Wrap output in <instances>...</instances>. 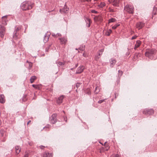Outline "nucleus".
Wrapping results in <instances>:
<instances>
[{
	"mask_svg": "<svg viewBox=\"0 0 157 157\" xmlns=\"http://www.w3.org/2000/svg\"><path fill=\"white\" fill-rule=\"evenodd\" d=\"M155 9L157 10V9L156 8H155L154 7V10H155Z\"/></svg>",
	"mask_w": 157,
	"mask_h": 157,
	"instance_id": "nucleus-57",
	"label": "nucleus"
},
{
	"mask_svg": "<svg viewBox=\"0 0 157 157\" xmlns=\"http://www.w3.org/2000/svg\"><path fill=\"white\" fill-rule=\"evenodd\" d=\"M31 121L30 120L29 121L27 122V124H28L31 122Z\"/></svg>",
	"mask_w": 157,
	"mask_h": 157,
	"instance_id": "nucleus-47",
	"label": "nucleus"
},
{
	"mask_svg": "<svg viewBox=\"0 0 157 157\" xmlns=\"http://www.w3.org/2000/svg\"><path fill=\"white\" fill-rule=\"evenodd\" d=\"M49 128V127H45L44 128Z\"/></svg>",
	"mask_w": 157,
	"mask_h": 157,
	"instance_id": "nucleus-51",
	"label": "nucleus"
},
{
	"mask_svg": "<svg viewBox=\"0 0 157 157\" xmlns=\"http://www.w3.org/2000/svg\"><path fill=\"white\" fill-rule=\"evenodd\" d=\"M29 66L28 68L30 69L33 66V64L30 62H29Z\"/></svg>",
	"mask_w": 157,
	"mask_h": 157,
	"instance_id": "nucleus-30",
	"label": "nucleus"
},
{
	"mask_svg": "<svg viewBox=\"0 0 157 157\" xmlns=\"http://www.w3.org/2000/svg\"><path fill=\"white\" fill-rule=\"evenodd\" d=\"M68 8H67L65 6L63 9L60 10V11L61 13H62V12H63L64 13H66L68 11Z\"/></svg>",
	"mask_w": 157,
	"mask_h": 157,
	"instance_id": "nucleus-19",
	"label": "nucleus"
},
{
	"mask_svg": "<svg viewBox=\"0 0 157 157\" xmlns=\"http://www.w3.org/2000/svg\"><path fill=\"white\" fill-rule=\"evenodd\" d=\"M137 37V36H133L132 37V38L131 39L132 40H133V39H135Z\"/></svg>",
	"mask_w": 157,
	"mask_h": 157,
	"instance_id": "nucleus-39",
	"label": "nucleus"
},
{
	"mask_svg": "<svg viewBox=\"0 0 157 157\" xmlns=\"http://www.w3.org/2000/svg\"><path fill=\"white\" fill-rule=\"evenodd\" d=\"M99 88H98V87H96L94 91V93L95 94H97L99 92Z\"/></svg>",
	"mask_w": 157,
	"mask_h": 157,
	"instance_id": "nucleus-26",
	"label": "nucleus"
},
{
	"mask_svg": "<svg viewBox=\"0 0 157 157\" xmlns=\"http://www.w3.org/2000/svg\"><path fill=\"white\" fill-rule=\"evenodd\" d=\"M32 86L33 87L36 89H39V85L33 84L32 85Z\"/></svg>",
	"mask_w": 157,
	"mask_h": 157,
	"instance_id": "nucleus-28",
	"label": "nucleus"
},
{
	"mask_svg": "<svg viewBox=\"0 0 157 157\" xmlns=\"http://www.w3.org/2000/svg\"><path fill=\"white\" fill-rule=\"evenodd\" d=\"M105 6V4L104 2H101L100 4L98 5V6L100 8H102Z\"/></svg>",
	"mask_w": 157,
	"mask_h": 157,
	"instance_id": "nucleus-23",
	"label": "nucleus"
},
{
	"mask_svg": "<svg viewBox=\"0 0 157 157\" xmlns=\"http://www.w3.org/2000/svg\"><path fill=\"white\" fill-rule=\"evenodd\" d=\"M81 84L80 83L77 82L76 83V86L78 88L80 86Z\"/></svg>",
	"mask_w": 157,
	"mask_h": 157,
	"instance_id": "nucleus-33",
	"label": "nucleus"
},
{
	"mask_svg": "<svg viewBox=\"0 0 157 157\" xmlns=\"http://www.w3.org/2000/svg\"><path fill=\"white\" fill-rule=\"evenodd\" d=\"M155 50L154 49H147L145 53L146 56L151 59H153V55L155 53Z\"/></svg>",
	"mask_w": 157,
	"mask_h": 157,
	"instance_id": "nucleus-2",
	"label": "nucleus"
},
{
	"mask_svg": "<svg viewBox=\"0 0 157 157\" xmlns=\"http://www.w3.org/2000/svg\"><path fill=\"white\" fill-rule=\"evenodd\" d=\"M113 0H109V2L111 3L112 2Z\"/></svg>",
	"mask_w": 157,
	"mask_h": 157,
	"instance_id": "nucleus-45",
	"label": "nucleus"
},
{
	"mask_svg": "<svg viewBox=\"0 0 157 157\" xmlns=\"http://www.w3.org/2000/svg\"><path fill=\"white\" fill-rule=\"evenodd\" d=\"M107 142H105V143H104V145H105V144H106Z\"/></svg>",
	"mask_w": 157,
	"mask_h": 157,
	"instance_id": "nucleus-55",
	"label": "nucleus"
},
{
	"mask_svg": "<svg viewBox=\"0 0 157 157\" xmlns=\"http://www.w3.org/2000/svg\"><path fill=\"white\" fill-rule=\"evenodd\" d=\"M113 5L115 6H118L120 2V0H114L113 2Z\"/></svg>",
	"mask_w": 157,
	"mask_h": 157,
	"instance_id": "nucleus-12",
	"label": "nucleus"
},
{
	"mask_svg": "<svg viewBox=\"0 0 157 157\" xmlns=\"http://www.w3.org/2000/svg\"><path fill=\"white\" fill-rule=\"evenodd\" d=\"M91 12L93 13H98V12L94 10H91Z\"/></svg>",
	"mask_w": 157,
	"mask_h": 157,
	"instance_id": "nucleus-34",
	"label": "nucleus"
},
{
	"mask_svg": "<svg viewBox=\"0 0 157 157\" xmlns=\"http://www.w3.org/2000/svg\"><path fill=\"white\" fill-rule=\"evenodd\" d=\"M5 102V97L3 95H0V102L3 103Z\"/></svg>",
	"mask_w": 157,
	"mask_h": 157,
	"instance_id": "nucleus-17",
	"label": "nucleus"
},
{
	"mask_svg": "<svg viewBox=\"0 0 157 157\" xmlns=\"http://www.w3.org/2000/svg\"><path fill=\"white\" fill-rule=\"evenodd\" d=\"M59 39L60 40V43L61 44H65L67 41V39L65 37L59 38Z\"/></svg>",
	"mask_w": 157,
	"mask_h": 157,
	"instance_id": "nucleus-13",
	"label": "nucleus"
},
{
	"mask_svg": "<svg viewBox=\"0 0 157 157\" xmlns=\"http://www.w3.org/2000/svg\"><path fill=\"white\" fill-rule=\"evenodd\" d=\"M109 63H110V67H113L116 63V60L114 58H111L109 60Z\"/></svg>",
	"mask_w": 157,
	"mask_h": 157,
	"instance_id": "nucleus-8",
	"label": "nucleus"
},
{
	"mask_svg": "<svg viewBox=\"0 0 157 157\" xmlns=\"http://www.w3.org/2000/svg\"><path fill=\"white\" fill-rule=\"evenodd\" d=\"M8 15L3 16L2 17V23L3 24L6 25L8 21L7 17Z\"/></svg>",
	"mask_w": 157,
	"mask_h": 157,
	"instance_id": "nucleus-9",
	"label": "nucleus"
},
{
	"mask_svg": "<svg viewBox=\"0 0 157 157\" xmlns=\"http://www.w3.org/2000/svg\"><path fill=\"white\" fill-rule=\"evenodd\" d=\"M61 36V35L59 33H57L56 34V37H57L59 36Z\"/></svg>",
	"mask_w": 157,
	"mask_h": 157,
	"instance_id": "nucleus-40",
	"label": "nucleus"
},
{
	"mask_svg": "<svg viewBox=\"0 0 157 157\" xmlns=\"http://www.w3.org/2000/svg\"><path fill=\"white\" fill-rule=\"evenodd\" d=\"M93 3V4H95V3H96V2H94V3Z\"/></svg>",
	"mask_w": 157,
	"mask_h": 157,
	"instance_id": "nucleus-60",
	"label": "nucleus"
},
{
	"mask_svg": "<svg viewBox=\"0 0 157 157\" xmlns=\"http://www.w3.org/2000/svg\"><path fill=\"white\" fill-rule=\"evenodd\" d=\"M51 46V44H50L49 45V47H48V48H49V47H50Z\"/></svg>",
	"mask_w": 157,
	"mask_h": 157,
	"instance_id": "nucleus-56",
	"label": "nucleus"
},
{
	"mask_svg": "<svg viewBox=\"0 0 157 157\" xmlns=\"http://www.w3.org/2000/svg\"><path fill=\"white\" fill-rule=\"evenodd\" d=\"M99 58V57L98 56H96L95 57V59L96 60H97Z\"/></svg>",
	"mask_w": 157,
	"mask_h": 157,
	"instance_id": "nucleus-41",
	"label": "nucleus"
},
{
	"mask_svg": "<svg viewBox=\"0 0 157 157\" xmlns=\"http://www.w3.org/2000/svg\"><path fill=\"white\" fill-rule=\"evenodd\" d=\"M6 29L5 27L0 25V38L3 39L6 34Z\"/></svg>",
	"mask_w": 157,
	"mask_h": 157,
	"instance_id": "nucleus-4",
	"label": "nucleus"
},
{
	"mask_svg": "<svg viewBox=\"0 0 157 157\" xmlns=\"http://www.w3.org/2000/svg\"><path fill=\"white\" fill-rule=\"evenodd\" d=\"M29 156V154L28 153L25 152V155L24 157H28Z\"/></svg>",
	"mask_w": 157,
	"mask_h": 157,
	"instance_id": "nucleus-37",
	"label": "nucleus"
},
{
	"mask_svg": "<svg viewBox=\"0 0 157 157\" xmlns=\"http://www.w3.org/2000/svg\"><path fill=\"white\" fill-rule=\"evenodd\" d=\"M49 37L48 36L45 35L44 39V41L45 43L47 42L48 40Z\"/></svg>",
	"mask_w": 157,
	"mask_h": 157,
	"instance_id": "nucleus-22",
	"label": "nucleus"
},
{
	"mask_svg": "<svg viewBox=\"0 0 157 157\" xmlns=\"http://www.w3.org/2000/svg\"><path fill=\"white\" fill-rule=\"evenodd\" d=\"M21 29V27L20 26H16L15 27V30L13 33V37L15 39H17L18 38L17 34V32L18 31H19Z\"/></svg>",
	"mask_w": 157,
	"mask_h": 157,
	"instance_id": "nucleus-7",
	"label": "nucleus"
},
{
	"mask_svg": "<svg viewBox=\"0 0 157 157\" xmlns=\"http://www.w3.org/2000/svg\"><path fill=\"white\" fill-rule=\"evenodd\" d=\"M78 66V64H77L76 65H75V67H77Z\"/></svg>",
	"mask_w": 157,
	"mask_h": 157,
	"instance_id": "nucleus-54",
	"label": "nucleus"
},
{
	"mask_svg": "<svg viewBox=\"0 0 157 157\" xmlns=\"http://www.w3.org/2000/svg\"><path fill=\"white\" fill-rule=\"evenodd\" d=\"M101 53L99 52L98 56H100V55H101Z\"/></svg>",
	"mask_w": 157,
	"mask_h": 157,
	"instance_id": "nucleus-49",
	"label": "nucleus"
},
{
	"mask_svg": "<svg viewBox=\"0 0 157 157\" xmlns=\"http://www.w3.org/2000/svg\"><path fill=\"white\" fill-rule=\"evenodd\" d=\"M46 52H48V49H47V48H46Z\"/></svg>",
	"mask_w": 157,
	"mask_h": 157,
	"instance_id": "nucleus-50",
	"label": "nucleus"
},
{
	"mask_svg": "<svg viewBox=\"0 0 157 157\" xmlns=\"http://www.w3.org/2000/svg\"><path fill=\"white\" fill-rule=\"evenodd\" d=\"M141 44V42L140 40H137L136 41V44L135 45L134 47V49L135 50H136V49L138 48Z\"/></svg>",
	"mask_w": 157,
	"mask_h": 157,
	"instance_id": "nucleus-16",
	"label": "nucleus"
},
{
	"mask_svg": "<svg viewBox=\"0 0 157 157\" xmlns=\"http://www.w3.org/2000/svg\"><path fill=\"white\" fill-rule=\"evenodd\" d=\"M84 69L83 66H80L78 67L76 72V74H80L81 73Z\"/></svg>",
	"mask_w": 157,
	"mask_h": 157,
	"instance_id": "nucleus-11",
	"label": "nucleus"
},
{
	"mask_svg": "<svg viewBox=\"0 0 157 157\" xmlns=\"http://www.w3.org/2000/svg\"><path fill=\"white\" fill-rule=\"evenodd\" d=\"M36 79V77L35 76H32L30 79V81L31 83H33L34 82L35 80Z\"/></svg>",
	"mask_w": 157,
	"mask_h": 157,
	"instance_id": "nucleus-21",
	"label": "nucleus"
},
{
	"mask_svg": "<svg viewBox=\"0 0 157 157\" xmlns=\"http://www.w3.org/2000/svg\"><path fill=\"white\" fill-rule=\"evenodd\" d=\"M63 97V96H61L59 97L57 100V103L59 104H60L62 102Z\"/></svg>",
	"mask_w": 157,
	"mask_h": 157,
	"instance_id": "nucleus-14",
	"label": "nucleus"
},
{
	"mask_svg": "<svg viewBox=\"0 0 157 157\" xmlns=\"http://www.w3.org/2000/svg\"><path fill=\"white\" fill-rule=\"evenodd\" d=\"M2 124V122L1 120H0V125H1Z\"/></svg>",
	"mask_w": 157,
	"mask_h": 157,
	"instance_id": "nucleus-52",
	"label": "nucleus"
},
{
	"mask_svg": "<svg viewBox=\"0 0 157 157\" xmlns=\"http://www.w3.org/2000/svg\"><path fill=\"white\" fill-rule=\"evenodd\" d=\"M141 55V54H140L136 53L135 54V57L136 56L137 58H138V57H140Z\"/></svg>",
	"mask_w": 157,
	"mask_h": 157,
	"instance_id": "nucleus-32",
	"label": "nucleus"
},
{
	"mask_svg": "<svg viewBox=\"0 0 157 157\" xmlns=\"http://www.w3.org/2000/svg\"><path fill=\"white\" fill-rule=\"evenodd\" d=\"M124 10L130 13H133L134 12V8L131 4H128L124 8Z\"/></svg>",
	"mask_w": 157,
	"mask_h": 157,
	"instance_id": "nucleus-3",
	"label": "nucleus"
},
{
	"mask_svg": "<svg viewBox=\"0 0 157 157\" xmlns=\"http://www.w3.org/2000/svg\"><path fill=\"white\" fill-rule=\"evenodd\" d=\"M15 150L16 152V153L17 154H18L20 152L21 150V148L19 146H16L15 147Z\"/></svg>",
	"mask_w": 157,
	"mask_h": 157,
	"instance_id": "nucleus-15",
	"label": "nucleus"
},
{
	"mask_svg": "<svg viewBox=\"0 0 157 157\" xmlns=\"http://www.w3.org/2000/svg\"><path fill=\"white\" fill-rule=\"evenodd\" d=\"M42 147H45L43 146H40V148L42 149H43Z\"/></svg>",
	"mask_w": 157,
	"mask_h": 157,
	"instance_id": "nucleus-46",
	"label": "nucleus"
},
{
	"mask_svg": "<svg viewBox=\"0 0 157 157\" xmlns=\"http://www.w3.org/2000/svg\"><path fill=\"white\" fill-rule=\"evenodd\" d=\"M112 32V30L111 29L108 30L105 33V35L107 36H109Z\"/></svg>",
	"mask_w": 157,
	"mask_h": 157,
	"instance_id": "nucleus-24",
	"label": "nucleus"
},
{
	"mask_svg": "<svg viewBox=\"0 0 157 157\" xmlns=\"http://www.w3.org/2000/svg\"><path fill=\"white\" fill-rule=\"evenodd\" d=\"M120 25L119 24H116L112 27V28L113 29H115L118 26Z\"/></svg>",
	"mask_w": 157,
	"mask_h": 157,
	"instance_id": "nucleus-29",
	"label": "nucleus"
},
{
	"mask_svg": "<svg viewBox=\"0 0 157 157\" xmlns=\"http://www.w3.org/2000/svg\"><path fill=\"white\" fill-rule=\"evenodd\" d=\"M116 21V20L114 18H111L109 20V23H110L111 22H115Z\"/></svg>",
	"mask_w": 157,
	"mask_h": 157,
	"instance_id": "nucleus-25",
	"label": "nucleus"
},
{
	"mask_svg": "<svg viewBox=\"0 0 157 157\" xmlns=\"http://www.w3.org/2000/svg\"><path fill=\"white\" fill-rule=\"evenodd\" d=\"M108 149H109V147H108V148L107 149V150H108Z\"/></svg>",
	"mask_w": 157,
	"mask_h": 157,
	"instance_id": "nucleus-58",
	"label": "nucleus"
},
{
	"mask_svg": "<svg viewBox=\"0 0 157 157\" xmlns=\"http://www.w3.org/2000/svg\"><path fill=\"white\" fill-rule=\"evenodd\" d=\"M56 116L57 114L54 113L50 117V121L51 124H54L56 122Z\"/></svg>",
	"mask_w": 157,
	"mask_h": 157,
	"instance_id": "nucleus-5",
	"label": "nucleus"
},
{
	"mask_svg": "<svg viewBox=\"0 0 157 157\" xmlns=\"http://www.w3.org/2000/svg\"><path fill=\"white\" fill-rule=\"evenodd\" d=\"M26 62H27V63H29V62L28 61H27Z\"/></svg>",
	"mask_w": 157,
	"mask_h": 157,
	"instance_id": "nucleus-59",
	"label": "nucleus"
},
{
	"mask_svg": "<svg viewBox=\"0 0 157 157\" xmlns=\"http://www.w3.org/2000/svg\"><path fill=\"white\" fill-rule=\"evenodd\" d=\"M143 113L146 115H151L154 113V111L152 109H145L144 110Z\"/></svg>",
	"mask_w": 157,
	"mask_h": 157,
	"instance_id": "nucleus-6",
	"label": "nucleus"
},
{
	"mask_svg": "<svg viewBox=\"0 0 157 157\" xmlns=\"http://www.w3.org/2000/svg\"><path fill=\"white\" fill-rule=\"evenodd\" d=\"M118 73L121 75L123 74V72L122 71L119 70L118 71Z\"/></svg>",
	"mask_w": 157,
	"mask_h": 157,
	"instance_id": "nucleus-36",
	"label": "nucleus"
},
{
	"mask_svg": "<svg viewBox=\"0 0 157 157\" xmlns=\"http://www.w3.org/2000/svg\"><path fill=\"white\" fill-rule=\"evenodd\" d=\"M52 36L54 37H56V34H55L54 33H52Z\"/></svg>",
	"mask_w": 157,
	"mask_h": 157,
	"instance_id": "nucleus-42",
	"label": "nucleus"
},
{
	"mask_svg": "<svg viewBox=\"0 0 157 157\" xmlns=\"http://www.w3.org/2000/svg\"><path fill=\"white\" fill-rule=\"evenodd\" d=\"M83 56H84V57H87V56L84 53H83Z\"/></svg>",
	"mask_w": 157,
	"mask_h": 157,
	"instance_id": "nucleus-44",
	"label": "nucleus"
},
{
	"mask_svg": "<svg viewBox=\"0 0 157 157\" xmlns=\"http://www.w3.org/2000/svg\"><path fill=\"white\" fill-rule=\"evenodd\" d=\"M52 155L51 153H50L48 152H45L43 155V157H52Z\"/></svg>",
	"mask_w": 157,
	"mask_h": 157,
	"instance_id": "nucleus-18",
	"label": "nucleus"
},
{
	"mask_svg": "<svg viewBox=\"0 0 157 157\" xmlns=\"http://www.w3.org/2000/svg\"><path fill=\"white\" fill-rule=\"evenodd\" d=\"M104 99L101 100H100L98 102L99 103L101 104L104 101Z\"/></svg>",
	"mask_w": 157,
	"mask_h": 157,
	"instance_id": "nucleus-35",
	"label": "nucleus"
},
{
	"mask_svg": "<svg viewBox=\"0 0 157 157\" xmlns=\"http://www.w3.org/2000/svg\"><path fill=\"white\" fill-rule=\"evenodd\" d=\"M33 4L29 1H26L22 3L21 5V8L24 10H29L32 8Z\"/></svg>",
	"mask_w": 157,
	"mask_h": 157,
	"instance_id": "nucleus-1",
	"label": "nucleus"
},
{
	"mask_svg": "<svg viewBox=\"0 0 157 157\" xmlns=\"http://www.w3.org/2000/svg\"><path fill=\"white\" fill-rule=\"evenodd\" d=\"M129 53H126V55H129Z\"/></svg>",
	"mask_w": 157,
	"mask_h": 157,
	"instance_id": "nucleus-53",
	"label": "nucleus"
},
{
	"mask_svg": "<svg viewBox=\"0 0 157 157\" xmlns=\"http://www.w3.org/2000/svg\"><path fill=\"white\" fill-rule=\"evenodd\" d=\"M144 23L141 22H140L137 23L136 26L139 29H140L143 27L144 26Z\"/></svg>",
	"mask_w": 157,
	"mask_h": 157,
	"instance_id": "nucleus-10",
	"label": "nucleus"
},
{
	"mask_svg": "<svg viewBox=\"0 0 157 157\" xmlns=\"http://www.w3.org/2000/svg\"><path fill=\"white\" fill-rule=\"evenodd\" d=\"M57 64L58 66L60 67V66H62L64 65V63L63 62H58L57 63Z\"/></svg>",
	"mask_w": 157,
	"mask_h": 157,
	"instance_id": "nucleus-27",
	"label": "nucleus"
},
{
	"mask_svg": "<svg viewBox=\"0 0 157 157\" xmlns=\"http://www.w3.org/2000/svg\"><path fill=\"white\" fill-rule=\"evenodd\" d=\"M0 133H1V135L2 136H3V133L1 131Z\"/></svg>",
	"mask_w": 157,
	"mask_h": 157,
	"instance_id": "nucleus-48",
	"label": "nucleus"
},
{
	"mask_svg": "<svg viewBox=\"0 0 157 157\" xmlns=\"http://www.w3.org/2000/svg\"><path fill=\"white\" fill-rule=\"evenodd\" d=\"M85 48V46L84 45H82V47H80L79 48V49L81 51H83Z\"/></svg>",
	"mask_w": 157,
	"mask_h": 157,
	"instance_id": "nucleus-31",
	"label": "nucleus"
},
{
	"mask_svg": "<svg viewBox=\"0 0 157 157\" xmlns=\"http://www.w3.org/2000/svg\"><path fill=\"white\" fill-rule=\"evenodd\" d=\"M118 154H116L115 155H112L111 157H118Z\"/></svg>",
	"mask_w": 157,
	"mask_h": 157,
	"instance_id": "nucleus-38",
	"label": "nucleus"
},
{
	"mask_svg": "<svg viewBox=\"0 0 157 157\" xmlns=\"http://www.w3.org/2000/svg\"><path fill=\"white\" fill-rule=\"evenodd\" d=\"M86 25L88 27H89L90 25V19L86 18Z\"/></svg>",
	"mask_w": 157,
	"mask_h": 157,
	"instance_id": "nucleus-20",
	"label": "nucleus"
},
{
	"mask_svg": "<svg viewBox=\"0 0 157 157\" xmlns=\"http://www.w3.org/2000/svg\"><path fill=\"white\" fill-rule=\"evenodd\" d=\"M103 49H101L99 51V52L101 53V54H102L103 52Z\"/></svg>",
	"mask_w": 157,
	"mask_h": 157,
	"instance_id": "nucleus-43",
	"label": "nucleus"
}]
</instances>
